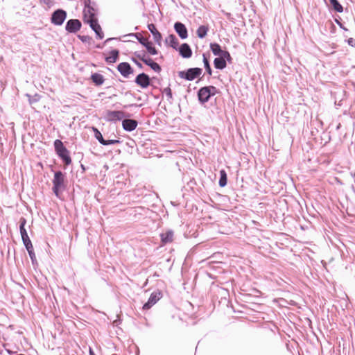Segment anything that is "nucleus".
<instances>
[{
    "label": "nucleus",
    "instance_id": "42",
    "mask_svg": "<svg viewBox=\"0 0 355 355\" xmlns=\"http://www.w3.org/2000/svg\"><path fill=\"white\" fill-rule=\"evenodd\" d=\"M40 1L45 5L50 6L52 4L51 0H40Z\"/></svg>",
    "mask_w": 355,
    "mask_h": 355
},
{
    "label": "nucleus",
    "instance_id": "38",
    "mask_svg": "<svg viewBox=\"0 0 355 355\" xmlns=\"http://www.w3.org/2000/svg\"><path fill=\"white\" fill-rule=\"evenodd\" d=\"M131 60H132V62H134V63H135V64H136L139 68H140V69H142V68H143V65H142V64H141L140 62H139V61L137 60V58H135V57H132V58H131Z\"/></svg>",
    "mask_w": 355,
    "mask_h": 355
},
{
    "label": "nucleus",
    "instance_id": "1",
    "mask_svg": "<svg viewBox=\"0 0 355 355\" xmlns=\"http://www.w3.org/2000/svg\"><path fill=\"white\" fill-rule=\"evenodd\" d=\"M53 188L52 190L54 194L59 197L60 193L62 192L67 187V180L65 173L60 171L54 173V177L52 180Z\"/></svg>",
    "mask_w": 355,
    "mask_h": 355
},
{
    "label": "nucleus",
    "instance_id": "48",
    "mask_svg": "<svg viewBox=\"0 0 355 355\" xmlns=\"http://www.w3.org/2000/svg\"><path fill=\"white\" fill-rule=\"evenodd\" d=\"M97 48H102V46H101V45H98Z\"/></svg>",
    "mask_w": 355,
    "mask_h": 355
},
{
    "label": "nucleus",
    "instance_id": "30",
    "mask_svg": "<svg viewBox=\"0 0 355 355\" xmlns=\"http://www.w3.org/2000/svg\"><path fill=\"white\" fill-rule=\"evenodd\" d=\"M93 131L94 132L95 138L99 141L101 144L103 145L104 143H105V139H103L101 132L96 128H93Z\"/></svg>",
    "mask_w": 355,
    "mask_h": 355
},
{
    "label": "nucleus",
    "instance_id": "37",
    "mask_svg": "<svg viewBox=\"0 0 355 355\" xmlns=\"http://www.w3.org/2000/svg\"><path fill=\"white\" fill-rule=\"evenodd\" d=\"M78 38L83 42H89L92 38L89 36L87 35H78Z\"/></svg>",
    "mask_w": 355,
    "mask_h": 355
},
{
    "label": "nucleus",
    "instance_id": "15",
    "mask_svg": "<svg viewBox=\"0 0 355 355\" xmlns=\"http://www.w3.org/2000/svg\"><path fill=\"white\" fill-rule=\"evenodd\" d=\"M174 29L181 39H186L188 37V31L184 24L180 21L175 22Z\"/></svg>",
    "mask_w": 355,
    "mask_h": 355
},
{
    "label": "nucleus",
    "instance_id": "47",
    "mask_svg": "<svg viewBox=\"0 0 355 355\" xmlns=\"http://www.w3.org/2000/svg\"><path fill=\"white\" fill-rule=\"evenodd\" d=\"M8 352L10 354H12V352L11 351H8Z\"/></svg>",
    "mask_w": 355,
    "mask_h": 355
},
{
    "label": "nucleus",
    "instance_id": "43",
    "mask_svg": "<svg viewBox=\"0 0 355 355\" xmlns=\"http://www.w3.org/2000/svg\"><path fill=\"white\" fill-rule=\"evenodd\" d=\"M336 23L339 25V26H340L342 29H343V30H345V31H347V29L345 27H344V26H343L342 23H340L338 19H336Z\"/></svg>",
    "mask_w": 355,
    "mask_h": 355
},
{
    "label": "nucleus",
    "instance_id": "34",
    "mask_svg": "<svg viewBox=\"0 0 355 355\" xmlns=\"http://www.w3.org/2000/svg\"><path fill=\"white\" fill-rule=\"evenodd\" d=\"M163 93L165 94V95L166 96L167 99L168 101H171L173 99L172 91L169 87L164 88L163 89Z\"/></svg>",
    "mask_w": 355,
    "mask_h": 355
},
{
    "label": "nucleus",
    "instance_id": "12",
    "mask_svg": "<svg viewBox=\"0 0 355 355\" xmlns=\"http://www.w3.org/2000/svg\"><path fill=\"white\" fill-rule=\"evenodd\" d=\"M209 87H203L199 89L198 92V97L200 103L203 104L207 103L210 97L213 96V93L209 92Z\"/></svg>",
    "mask_w": 355,
    "mask_h": 355
},
{
    "label": "nucleus",
    "instance_id": "25",
    "mask_svg": "<svg viewBox=\"0 0 355 355\" xmlns=\"http://www.w3.org/2000/svg\"><path fill=\"white\" fill-rule=\"evenodd\" d=\"M210 49L211 50L214 55L218 56H220L223 52V50L221 49L220 46L217 43H211Z\"/></svg>",
    "mask_w": 355,
    "mask_h": 355
},
{
    "label": "nucleus",
    "instance_id": "4",
    "mask_svg": "<svg viewBox=\"0 0 355 355\" xmlns=\"http://www.w3.org/2000/svg\"><path fill=\"white\" fill-rule=\"evenodd\" d=\"M202 72V69L198 67L189 68L186 71L178 72V76L189 81H192L199 77Z\"/></svg>",
    "mask_w": 355,
    "mask_h": 355
},
{
    "label": "nucleus",
    "instance_id": "19",
    "mask_svg": "<svg viewBox=\"0 0 355 355\" xmlns=\"http://www.w3.org/2000/svg\"><path fill=\"white\" fill-rule=\"evenodd\" d=\"M166 43L170 45L173 49H178L179 42L176 36L173 34L169 35L165 40Z\"/></svg>",
    "mask_w": 355,
    "mask_h": 355
},
{
    "label": "nucleus",
    "instance_id": "26",
    "mask_svg": "<svg viewBox=\"0 0 355 355\" xmlns=\"http://www.w3.org/2000/svg\"><path fill=\"white\" fill-rule=\"evenodd\" d=\"M227 173L224 169L220 171V179H219V186L221 187H224L227 185Z\"/></svg>",
    "mask_w": 355,
    "mask_h": 355
},
{
    "label": "nucleus",
    "instance_id": "46",
    "mask_svg": "<svg viewBox=\"0 0 355 355\" xmlns=\"http://www.w3.org/2000/svg\"><path fill=\"white\" fill-rule=\"evenodd\" d=\"M81 168H82V169H83V171H85V168L84 165H83V164L81 165Z\"/></svg>",
    "mask_w": 355,
    "mask_h": 355
},
{
    "label": "nucleus",
    "instance_id": "28",
    "mask_svg": "<svg viewBox=\"0 0 355 355\" xmlns=\"http://www.w3.org/2000/svg\"><path fill=\"white\" fill-rule=\"evenodd\" d=\"M331 7L338 12L343 11V7L338 0H329Z\"/></svg>",
    "mask_w": 355,
    "mask_h": 355
},
{
    "label": "nucleus",
    "instance_id": "2",
    "mask_svg": "<svg viewBox=\"0 0 355 355\" xmlns=\"http://www.w3.org/2000/svg\"><path fill=\"white\" fill-rule=\"evenodd\" d=\"M54 148L58 156L62 160L66 166L71 164V158L70 153L67 148L64 146L63 142L60 139H56L54 141Z\"/></svg>",
    "mask_w": 355,
    "mask_h": 355
},
{
    "label": "nucleus",
    "instance_id": "33",
    "mask_svg": "<svg viewBox=\"0 0 355 355\" xmlns=\"http://www.w3.org/2000/svg\"><path fill=\"white\" fill-rule=\"evenodd\" d=\"M221 58H223L224 59V60H225V62H228L230 63L232 62V57L230 55V53L227 51H223V53L221 54L220 55Z\"/></svg>",
    "mask_w": 355,
    "mask_h": 355
},
{
    "label": "nucleus",
    "instance_id": "8",
    "mask_svg": "<svg viewBox=\"0 0 355 355\" xmlns=\"http://www.w3.org/2000/svg\"><path fill=\"white\" fill-rule=\"evenodd\" d=\"M162 297V293L159 291H154L150 295V297L146 303L143 306L144 310H148L150 309L154 304H155Z\"/></svg>",
    "mask_w": 355,
    "mask_h": 355
},
{
    "label": "nucleus",
    "instance_id": "27",
    "mask_svg": "<svg viewBox=\"0 0 355 355\" xmlns=\"http://www.w3.org/2000/svg\"><path fill=\"white\" fill-rule=\"evenodd\" d=\"M202 58H203L202 61H203V63H204L205 69L207 73L209 76H211L212 74V70L211 69L209 61L208 60V58L207 57L206 53H203L202 54Z\"/></svg>",
    "mask_w": 355,
    "mask_h": 355
},
{
    "label": "nucleus",
    "instance_id": "20",
    "mask_svg": "<svg viewBox=\"0 0 355 355\" xmlns=\"http://www.w3.org/2000/svg\"><path fill=\"white\" fill-rule=\"evenodd\" d=\"M173 232L172 230H168L164 233L160 234L161 240L163 243H170L173 239Z\"/></svg>",
    "mask_w": 355,
    "mask_h": 355
},
{
    "label": "nucleus",
    "instance_id": "36",
    "mask_svg": "<svg viewBox=\"0 0 355 355\" xmlns=\"http://www.w3.org/2000/svg\"><path fill=\"white\" fill-rule=\"evenodd\" d=\"M121 141L119 139H109L105 140V143H104L103 146L113 145L116 144H120Z\"/></svg>",
    "mask_w": 355,
    "mask_h": 355
},
{
    "label": "nucleus",
    "instance_id": "3",
    "mask_svg": "<svg viewBox=\"0 0 355 355\" xmlns=\"http://www.w3.org/2000/svg\"><path fill=\"white\" fill-rule=\"evenodd\" d=\"M85 8L83 10L84 21H87L88 19H96V13L97 11V5L94 1L91 0H85Z\"/></svg>",
    "mask_w": 355,
    "mask_h": 355
},
{
    "label": "nucleus",
    "instance_id": "21",
    "mask_svg": "<svg viewBox=\"0 0 355 355\" xmlns=\"http://www.w3.org/2000/svg\"><path fill=\"white\" fill-rule=\"evenodd\" d=\"M119 51L114 49L110 51V55L105 58V61L109 64L114 63L119 58Z\"/></svg>",
    "mask_w": 355,
    "mask_h": 355
},
{
    "label": "nucleus",
    "instance_id": "39",
    "mask_svg": "<svg viewBox=\"0 0 355 355\" xmlns=\"http://www.w3.org/2000/svg\"><path fill=\"white\" fill-rule=\"evenodd\" d=\"M143 62L148 67L154 62V61L151 58H148L147 55Z\"/></svg>",
    "mask_w": 355,
    "mask_h": 355
},
{
    "label": "nucleus",
    "instance_id": "29",
    "mask_svg": "<svg viewBox=\"0 0 355 355\" xmlns=\"http://www.w3.org/2000/svg\"><path fill=\"white\" fill-rule=\"evenodd\" d=\"M26 96L28 98V102L31 105L38 102L41 98V96L38 94H35L33 96L26 94Z\"/></svg>",
    "mask_w": 355,
    "mask_h": 355
},
{
    "label": "nucleus",
    "instance_id": "31",
    "mask_svg": "<svg viewBox=\"0 0 355 355\" xmlns=\"http://www.w3.org/2000/svg\"><path fill=\"white\" fill-rule=\"evenodd\" d=\"M133 57H135V58L139 59L143 62L145 58L146 57V53L144 51H135L134 53Z\"/></svg>",
    "mask_w": 355,
    "mask_h": 355
},
{
    "label": "nucleus",
    "instance_id": "5",
    "mask_svg": "<svg viewBox=\"0 0 355 355\" xmlns=\"http://www.w3.org/2000/svg\"><path fill=\"white\" fill-rule=\"evenodd\" d=\"M128 36L136 37L139 42L146 47L147 51L150 55H154L158 53L157 50L153 46V43L149 42L147 38L142 37L140 33H130Z\"/></svg>",
    "mask_w": 355,
    "mask_h": 355
},
{
    "label": "nucleus",
    "instance_id": "23",
    "mask_svg": "<svg viewBox=\"0 0 355 355\" xmlns=\"http://www.w3.org/2000/svg\"><path fill=\"white\" fill-rule=\"evenodd\" d=\"M214 64L216 69L220 70L225 69L227 66L225 60H224V59L220 56L214 59Z\"/></svg>",
    "mask_w": 355,
    "mask_h": 355
},
{
    "label": "nucleus",
    "instance_id": "32",
    "mask_svg": "<svg viewBox=\"0 0 355 355\" xmlns=\"http://www.w3.org/2000/svg\"><path fill=\"white\" fill-rule=\"evenodd\" d=\"M27 251H28L29 257H30V258L31 259L32 263H33V265H34L35 263H37V260H36L35 254L34 250H33V248H32V249H28V248Z\"/></svg>",
    "mask_w": 355,
    "mask_h": 355
},
{
    "label": "nucleus",
    "instance_id": "35",
    "mask_svg": "<svg viewBox=\"0 0 355 355\" xmlns=\"http://www.w3.org/2000/svg\"><path fill=\"white\" fill-rule=\"evenodd\" d=\"M154 71L159 73L162 70L161 67L157 62H154L150 66H149Z\"/></svg>",
    "mask_w": 355,
    "mask_h": 355
},
{
    "label": "nucleus",
    "instance_id": "17",
    "mask_svg": "<svg viewBox=\"0 0 355 355\" xmlns=\"http://www.w3.org/2000/svg\"><path fill=\"white\" fill-rule=\"evenodd\" d=\"M138 125V123L135 119H125L122 121L123 128L128 132L134 130Z\"/></svg>",
    "mask_w": 355,
    "mask_h": 355
},
{
    "label": "nucleus",
    "instance_id": "24",
    "mask_svg": "<svg viewBox=\"0 0 355 355\" xmlns=\"http://www.w3.org/2000/svg\"><path fill=\"white\" fill-rule=\"evenodd\" d=\"M208 31V26L202 25L198 28L196 34L199 38L202 39L207 35Z\"/></svg>",
    "mask_w": 355,
    "mask_h": 355
},
{
    "label": "nucleus",
    "instance_id": "16",
    "mask_svg": "<svg viewBox=\"0 0 355 355\" xmlns=\"http://www.w3.org/2000/svg\"><path fill=\"white\" fill-rule=\"evenodd\" d=\"M148 28L153 36L154 41L159 46H161V42L162 39V34L157 31L155 24H150L148 25Z\"/></svg>",
    "mask_w": 355,
    "mask_h": 355
},
{
    "label": "nucleus",
    "instance_id": "6",
    "mask_svg": "<svg viewBox=\"0 0 355 355\" xmlns=\"http://www.w3.org/2000/svg\"><path fill=\"white\" fill-rule=\"evenodd\" d=\"M26 223V220L24 218L21 217L19 220V231H20L23 243H24L26 249V250L28 248L32 249V248H33V247L31 241L30 240L29 236L27 234V232L25 229Z\"/></svg>",
    "mask_w": 355,
    "mask_h": 355
},
{
    "label": "nucleus",
    "instance_id": "7",
    "mask_svg": "<svg viewBox=\"0 0 355 355\" xmlns=\"http://www.w3.org/2000/svg\"><path fill=\"white\" fill-rule=\"evenodd\" d=\"M66 18L67 12L62 9H57L51 15V22L55 26H61Z\"/></svg>",
    "mask_w": 355,
    "mask_h": 355
},
{
    "label": "nucleus",
    "instance_id": "41",
    "mask_svg": "<svg viewBox=\"0 0 355 355\" xmlns=\"http://www.w3.org/2000/svg\"><path fill=\"white\" fill-rule=\"evenodd\" d=\"M207 87H209V92H211L213 93V96H214L217 92V89L214 86H207Z\"/></svg>",
    "mask_w": 355,
    "mask_h": 355
},
{
    "label": "nucleus",
    "instance_id": "9",
    "mask_svg": "<svg viewBox=\"0 0 355 355\" xmlns=\"http://www.w3.org/2000/svg\"><path fill=\"white\" fill-rule=\"evenodd\" d=\"M85 23L89 24L90 28L95 32L96 37L98 39L102 40L104 37L103 32L102 31V28L99 25L97 19H88Z\"/></svg>",
    "mask_w": 355,
    "mask_h": 355
},
{
    "label": "nucleus",
    "instance_id": "11",
    "mask_svg": "<svg viewBox=\"0 0 355 355\" xmlns=\"http://www.w3.org/2000/svg\"><path fill=\"white\" fill-rule=\"evenodd\" d=\"M117 70L124 78H128L134 72L130 64L126 62L119 63L117 66Z\"/></svg>",
    "mask_w": 355,
    "mask_h": 355
},
{
    "label": "nucleus",
    "instance_id": "44",
    "mask_svg": "<svg viewBox=\"0 0 355 355\" xmlns=\"http://www.w3.org/2000/svg\"><path fill=\"white\" fill-rule=\"evenodd\" d=\"M115 39H116V38H108V39H107V40L105 41V43H107V42H110V41H111V40H115Z\"/></svg>",
    "mask_w": 355,
    "mask_h": 355
},
{
    "label": "nucleus",
    "instance_id": "14",
    "mask_svg": "<svg viewBox=\"0 0 355 355\" xmlns=\"http://www.w3.org/2000/svg\"><path fill=\"white\" fill-rule=\"evenodd\" d=\"M135 82L137 85H139L142 88H146L150 85V80L149 76L144 73H141L137 75L136 77Z\"/></svg>",
    "mask_w": 355,
    "mask_h": 355
},
{
    "label": "nucleus",
    "instance_id": "13",
    "mask_svg": "<svg viewBox=\"0 0 355 355\" xmlns=\"http://www.w3.org/2000/svg\"><path fill=\"white\" fill-rule=\"evenodd\" d=\"M81 22L78 19H69L65 26V29L69 33H76L81 28Z\"/></svg>",
    "mask_w": 355,
    "mask_h": 355
},
{
    "label": "nucleus",
    "instance_id": "40",
    "mask_svg": "<svg viewBox=\"0 0 355 355\" xmlns=\"http://www.w3.org/2000/svg\"><path fill=\"white\" fill-rule=\"evenodd\" d=\"M347 43L351 46H355V40L352 37L347 40Z\"/></svg>",
    "mask_w": 355,
    "mask_h": 355
},
{
    "label": "nucleus",
    "instance_id": "10",
    "mask_svg": "<svg viewBox=\"0 0 355 355\" xmlns=\"http://www.w3.org/2000/svg\"><path fill=\"white\" fill-rule=\"evenodd\" d=\"M125 116V114L123 111L108 110L106 112L105 118L108 121H121Z\"/></svg>",
    "mask_w": 355,
    "mask_h": 355
},
{
    "label": "nucleus",
    "instance_id": "45",
    "mask_svg": "<svg viewBox=\"0 0 355 355\" xmlns=\"http://www.w3.org/2000/svg\"><path fill=\"white\" fill-rule=\"evenodd\" d=\"M141 105H142L141 104H140V105L132 104V105H130L129 106L141 107Z\"/></svg>",
    "mask_w": 355,
    "mask_h": 355
},
{
    "label": "nucleus",
    "instance_id": "22",
    "mask_svg": "<svg viewBox=\"0 0 355 355\" xmlns=\"http://www.w3.org/2000/svg\"><path fill=\"white\" fill-rule=\"evenodd\" d=\"M91 79H92V82L97 86H100V85H103L105 81V79H104V77L103 76V75L98 73H94L92 74Z\"/></svg>",
    "mask_w": 355,
    "mask_h": 355
},
{
    "label": "nucleus",
    "instance_id": "18",
    "mask_svg": "<svg viewBox=\"0 0 355 355\" xmlns=\"http://www.w3.org/2000/svg\"><path fill=\"white\" fill-rule=\"evenodd\" d=\"M179 53L184 58H189L192 55V50L188 44L184 43L179 48Z\"/></svg>",
    "mask_w": 355,
    "mask_h": 355
}]
</instances>
